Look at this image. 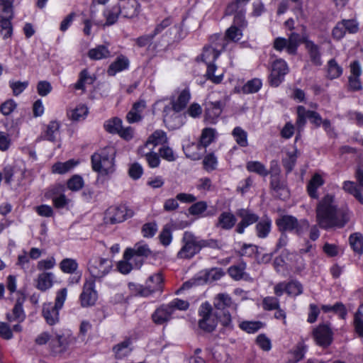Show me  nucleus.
<instances>
[{"label": "nucleus", "mask_w": 363, "mask_h": 363, "mask_svg": "<svg viewBox=\"0 0 363 363\" xmlns=\"http://www.w3.org/2000/svg\"><path fill=\"white\" fill-rule=\"evenodd\" d=\"M16 108V102L12 99H9L6 101L1 105L0 111L3 115L8 116L11 114Z\"/></svg>", "instance_id": "obj_62"}, {"label": "nucleus", "mask_w": 363, "mask_h": 363, "mask_svg": "<svg viewBox=\"0 0 363 363\" xmlns=\"http://www.w3.org/2000/svg\"><path fill=\"white\" fill-rule=\"evenodd\" d=\"M350 75L348 77L349 89L352 91H359L362 89L359 77L362 74V69L358 61L350 64Z\"/></svg>", "instance_id": "obj_16"}, {"label": "nucleus", "mask_w": 363, "mask_h": 363, "mask_svg": "<svg viewBox=\"0 0 363 363\" xmlns=\"http://www.w3.org/2000/svg\"><path fill=\"white\" fill-rule=\"evenodd\" d=\"M223 104L220 101L210 102L207 105L206 113L211 117H218L222 112Z\"/></svg>", "instance_id": "obj_53"}, {"label": "nucleus", "mask_w": 363, "mask_h": 363, "mask_svg": "<svg viewBox=\"0 0 363 363\" xmlns=\"http://www.w3.org/2000/svg\"><path fill=\"white\" fill-rule=\"evenodd\" d=\"M213 305L216 309L223 313L222 315H220L223 325H229L231 323V315L229 310L236 311L237 309V305L233 302L230 296L226 294H218L214 298Z\"/></svg>", "instance_id": "obj_5"}, {"label": "nucleus", "mask_w": 363, "mask_h": 363, "mask_svg": "<svg viewBox=\"0 0 363 363\" xmlns=\"http://www.w3.org/2000/svg\"><path fill=\"white\" fill-rule=\"evenodd\" d=\"M349 242L351 247L357 254L363 253V235L359 233L350 235Z\"/></svg>", "instance_id": "obj_32"}, {"label": "nucleus", "mask_w": 363, "mask_h": 363, "mask_svg": "<svg viewBox=\"0 0 363 363\" xmlns=\"http://www.w3.org/2000/svg\"><path fill=\"white\" fill-rule=\"evenodd\" d=\"M77 164L74 160H69L65 162H57L52 166V172L65 174L71 170Z\"/></svg>", "instance_id": "obj_38"}, {"label": "nucleus", "mask_w": 363, "mask_h": 363, "mask_svg": "<svg viewBox=\"0 0 363 363\" xmlns=\"http://www.w3.org/2000/svg\"><path fill=\"white\" fill-rule=\"evenodd\" d=\"M128 59L123 55H120L109 65L107 73L110 76H114L116 73L128 69Z\"/></svg>", "instance_id": "obj_25"}, {"label": "nucleus", "mask_w": 363, "mask_h": 363, "mask_svg": "<svg viewBox=\"0 0 363 363\" xmlns=\"http://www.w3.org/2000/svg\"><path fill=\"white\" fill-rule=\"evenodd\" d=\"M271 221L268 219L259 221L256 225L257 234L259 238H266L270 232Z\"/></svg>", "instance_id": "obj_49"}, {"label": "nucleus", "mask_w": 363, "mask_h": 363, "mask_svg": "<svg viewBox=\"0 0 363 363\" xmlns=\"http://www.w3.org/2000/svg\"><path fill=\"white\" fill-rule=\"evenodd\" d=\"M83 186V179L79 175L73 176L67 182V187L72 191H79Z\"/></svg>", "instance_id": "obj_58"}, {"label": "nucleus", "mask_w": 363, "mask_h": 363, "mask_svg": "<svg viewBox=\"0 0 363 363\" xmlns=\"http://www.w3.org/2000/svg\"><path fill=\"white\" fill-rule=\"evenodd\" d=\"M246 264L244 262H240L237 265H233L228 269L229 275L235 280H240L244 278L245 275V270Z\"/></svg>", "instance_id": "obj_34"}, {"label": "nucleus", "mask_w": 363, "mask_h": 363, "mask_svg": "<svg viewBox=\"0 0 363 363\" xmlns=\"http://www.w3.org/2000/svg\"><path fill=\"white\" fill-rule=\"evenodd\" d=\"M132 350L133 342L132 340L129 337L125 338L113 347V352L117 359H123L128 356Z\"/></svg>", "instance_id": "obj_23"}, {"label": "nucleus", "mask_w": 363, "mask_h": 363, "mask_svg": "<svg viewBox=\"0 0 363 363\" xmlns=\"http://www.w3.org/2000/svg\"><path fill=\"white\" fill-rule=\"evenodd\" d=\"M236 215L241 219L236 228V232L239 234L243 233L247 227L256 223L259 219V216L248 208L237 210Z\"/></svg>", "instance_id": "obj_14"}, {"label": "nucleus", "mask_w": 363, "mask_h": 363, "mask_svg": "<svg viewBox=\"0 0 363 363\" xmlns=\"http://www.w3.org/2000/svg\"><path fill=\"white\" fill-rule=\"evenodd\" d=\"M60 124L57 121H51L47 126L45 138L50 141H55L59 134Z\"/></svg>", "instance_id": "obj_45"}, {"label": "nucleus", "mask_w": 363, "mask_h": 363, "mask_svg": "<svg viewBox=\"0 0 363 363\" xmlns=\"http://www.w3.org/2000/svg\"><path fill=\"white\" fill-rule=\"evenodd\" d=\"M120 13V9L118 6H113L104 11V15L106 19L105 26H111L115 23L118 18Z\"/></svg>", "instance_id": "obj_47"}, {"label": "nucleus", "mask_w": 363, "mask_h": 363, "mask_svg": "<svg viewBox=\"0 0 363 363\" xmlns=\"http://www.w3.org/2000/svg\"><path fill=\"white\" fill-rule=\"evenodd\" d=\"M287 40V52L289 54L294 55L296 52L297 48L301 42V38L299 34L292 33Z\"/></svg>", "instance_id": "obj_40"}, {"label": "nucleus", "mask_w": 363, "mask_h": 363, "mask_svg": "<svg viewBox=\"0 0 363 363\" xmlns=\"http://www.w3.org/2000/svg\"><path fill=\"white\" fill-rule=\"evenodd\" d=\"M163 286V278L157 273L150 276L146 281V286L139 287V294L142 296H149L155 292H161Z\"/></svg>", "instance_id": "obj_13"}, {"label": "nucleus", "mask_w": 363, "mask_h": 363, "mask_svg": "<svg viewBox=\"0 0 363 363\" xmlns=\"http://www.w3.org/2000/svg\"><path fill=\"white\" fill-rule=\"evenodd\" d=\"M112 261L102 257H94L89 262V271L92 279H100L108 274L112 269Z\"/></svg>", "instance_id": "obj_7"}, {"label": "nucleus", "mask_w": 363, "mask_h": 363, "mask_svg": "<svg viewBox=\"0 0 363 363\" xmlns=\"http://www.w3.org/2000/svg\"><path fill=\"white\" fill-rule=\"evenodd\" d=\"M315 213L318 225L325 230L342 228L350 220L348 211L338 208L331 194H326L319 201Z\"/></svg>", "instance_id": "obj_1"}, {"label": "nucleus", "mask_w": 363, "mask_h": 363, "mask_svg": "<svg viewBox=\"0 0 363 363\" xmlns=\"http://www.w3.org/2000/svg\"><path fill=\"white\" fill-rule=\"evenodd\" d=\"M133 216V211L125 206L112 207L108 210L105 219L106 223L115 224L121 223Z\"/></svg>", "instance_id": "obj_10"}, {"label": "nucleus", "mask_w": 363, "mask_h": 363, "mask_svg": "<svg viewBox=\"0 0 363 363\" xmlns=\"http://www.w3.org/2000/svg\"><path fill=\"white\" fill-rule=\"evenodd\" d=\"M201 319L199 322V328L206 332H212L217 325V318L212 313L211 306L206 302L203 303L199 309Z\"/></svg>", "instance_id": "obj_9"}, {"label": "nucleus", "mask_w": 363, "mask_h": 363, "mask_svg": "<svg viewBox=\"0 0 363 363\" xmlns=\"http://www.w3.org/2000/svg\"><path fill=\"white\" fill-rule=\"evenodd\" d=\"M279 229L283 231L294 230L296 234L301 235L309 228L306 220H298L292 216H284L277 220Z\"/></svg>", "instance_id": "obj_8"}, {"label": "nucleus", "mask_w": 363, "mask_h": 363, "mask_svg": "<svg viewBox=\"0 0 363 363\" xmlns=\"http://www.w3.org/2000/svg\"><path fill=\"white\" fill-rule=\"evenodd\" d=\"M262 306L263 308L267 311L278 309L279 307V301L276 297L267 296L263 299Z\"/></svg>", "instance_id": "obj_57"}, {"label": "nucleus", "mask_w": 363, "mask_h": 363, "mask_svg": "<svg viewBox=\"0 0 363 363\" xmlns=\"http://www.w3.org/2000/svg\"><path fill=\"white\" fill-rule=\"evenodd\" d=\"M190 98L188 89L182 90L176 99L172 98L171 105L166 106L163 110V121L166 125L171 128H177L180 125L179 113L186 106Z\"/></svg>", "instance_id": "obj_2"}, {"label": "nucleus", "mask_w": 363, "mask_h": 363, "mask_svg": "<svg viewBox=\"0 0 363 363\" xmlns=\"http://www.w3.org/2000/svg\"><path fill=\"white\" fill-rule=\"evenodd\" d=\"M237 219L230 212H223L218 218L216 226L223 230H230L235 225Z\"/></svg>", "instance_id": "obj_26"}, {"label": "nucleus", "mask_w": 363, "mask_h": 363, "mask_svg": "<svg viewBox=\"0 0 363 363\" xmlns=\"http://www.w3.org/2000/svg\"><path fill=\"white\" fill-rule=\"evenodd\" d=\"M72 340L73 337L69 335L57 334L50 340V345L55 352L60 353L67 350Z\"/></svg>", "instance_id": "obj_19"}, {"label": "nucleus", "mask_w": 363, "mask_h": 363, "mask_svg": "<svg viewBox=\"0 0 363 363\" xmlns=\"http://www.w3.org/2000/svg\"><path fill=\"white\" fill-rule=\"evenodd\" d=\"M78 267L76 260L70 258H65L60 263V269L67 274H73Z\"/></svg>", "instance_id": "obj_44"}, {"label": "nucleus", "mask_w": 363, "mask_h": 363, "mask_svg": "<svg viewBox=\"0 0 363 363\" xmlns=\"http://www.w3.org/2000/svg\"><path fill=\"white\" fill-rule=\"evenodd\" d=\"M111 56V52L108 47L100 45L94 48L90 49L88 52V57L93 60H100L108 58Z\"/></svg>", "instance_id": "obj_29"}, {"label": "nucleus", "mask_w": 363, "mask_h": 363, "mask_svg": "<svg viewBox=\"0 0 363 363\" xmlns=\"http://www.w3.org/2000/svg\"><path fill=\"white\" fill-rule=\"evenodd\" d=\"M114 153L112 147H107L92 155L91 160L93 170L101 176L113 173Z\"/></svg>", "instance_id": "obj_3"}, {"label": "nucleus", "mask_w": 363, "mask_h": 363, "mask_svg": "<svg viewBox=\"0 0 363 363\" xmlns=\"http://www.w3.org/2000/svg\"><path fill=\"white\" fill-rule=\"evenodd\" d=\"M242 36L241 30L235 26H230L225 33V37L234 42L238 41Z\"/></svg>", "instance_id": "obj_59"}, {"label": "nucleus", "mask_w": 363, "mask_h": 363, "mask_svg": "<svg viewBox=\"0 0 363 363\" xmlns=\"http://www.w3.org/2000/svg\"><path fill=\"white\" fill-rule=\"evenodd\" d=\"M95 281L92 279L86 280L80 294V302L82 307H89L95 304L97 300V292L94 289Z\"/></svg>", "instance_id": "obj_12"}, {"label": "nucleus", "mask_w": 363, "mask_h": 363, "mask_svg": "<svg viewBox=\"0 0 363 363\" xmlns=\"http://www.w3.org/2000/svg\"><path fill=\"white\" fill-rule=\"evenodd\" d=\"M303 285L297 280H291L287 283L286 294L289 296H297L303 293Z\"/></svg>", "instance_id": "obj_46"}, {"label": "nucleus", "mask_w": 363, "mask_h": 363, "mask_svg": "<svg viewBox=\"0 0 363 363\" xmlns=\"http://www.w3.org/2000/svg\"><path fill=\"white\" fill-rule=\"evenodd\" d=\"M18 298L11 314L7 315L9 321L23 322L26 318V314L23 308V304L26 301V296L19 292L17 293Z\"/></svg>", "instance_id": "obj_18"}, {"label": "nucleus", "mask_w": 363, "mask_h": 363, "mask_svg": "<svg viewBox=\"0 0 363 363\" xmlns=\"http://www.w3.org/2000/svg\"><path fill=\"white\" fill-rule=\"evenodd\" d=\"M173 313L169 306L164 304L155 310L152 315V318L155 324L162 325L172 318Z\"/></svg>", "instance_id": "obj_21"}, {"label": "nucleus", "mask_w": 363, "mask_h": 363, "mask_svg": "<svg viewBox=\"0 0 363 363\" xmlns=\"http://www.w3.org/2000/svg\"><path fill=\"white\" fill-rule=\"evenodd\" d=\"M87 113L88 108L86 106H79L70 111L68 113V116L71 120L78 121L84 119Z\"/></svg>", "instance_id": "obj_42"}, {"label": "nucleus", "mask_w": 363, "mask_h": 363, "mask_svg": "<svg viewBox=\"0 0 363 363\" xmlns=\"http://www.w3.org/2000/svg\"><path fill=\"white\" fill-rule=\"evenodd\" d=\"M54 274L52 272H43L40 274L36 280V288L45 291L53 285Z\"/></svg>", "instance_id": "obj_27"}, {"label": "nucleus", "mask_w": 363, "mask_h": 363, "mask_svg": "<svg viewBox=\"0 0 363 363\" xmlns=\"http://www.w3.org/2000/svg\"><path fill=\"white\" fill-rule=\"evenodd\" d=\"M272 67L269 82L272 86H277L282 82L284 76L288 73L289 68L286 62L281 59L275 60Z\"/></svg>", "instance_id": "obj_11"}, {"label": "nucleus", "mask_w": 363, "mask_h": 363, "mask_svg": "<svg viewBox=\"0 0 363 363\" xmlns=\"http://www.w3.org/2000/svg\"><path fill=\"white\" fill-rule=\"evenodd\" d=\"M232 135L236 143L240 147H245L248 145L247 133L245 130H244L242 128L235 127L232 132Z\"/></svg>", "instance_id": "obj_36"}, {"label": "nucleus", "mask_w": 363, "mask_h": 363, "mask_svg": "<svg viewBox=\"0 0 363 363\" xmlns=\"http://www.w3.org/2000/svg\"><path fill=\"white\" fill-rule=\"evenodd\" d=\"M151 254V250L147 245L143 242L136 243L133 248H128L124 253L125 259H137L138 258L147 257Z\"/></svg>", "instance_id": "obj_17"}, {"label": "nucleus", "mask_w": 363, "mask_h": 363, "mask_svg": "<svg viewBox=\"0 0 363 363\" xmlns=\"http://www.w3.org/2000/svg\"><path fill=\"white\" fill-rule=\"evenodd\" d=\"M321 308L325 313L334 312L337 313L342 319H344L347 315L345 307L340 302H337L333 306L323 305Z\"/></svg>", "instance_id": "obj_41"}, {"label": "nucleus", "mask_w": 363, "mask_h": 363, "mask_svg": "<svg viewBox=\"0 0 363 363\" xmlns=\"http://www.w3.org/2000/svg\"><path fill=\"white\" fill-rule=\"evenodd\" d=\"M313 337L316 343L322 347H328L332 342L333 333L330 327L327 325H320L313 332Z\"/></svg>", "instance_id": "obj_15"}, {"label": "nucleus", "mask_w": 363, "mask_h": 363, "mask_svg": "<svg viewBox=\"0 0 363 363\" xmlns=\"http://www.w3.org/2000/svg\"><path fill=\"white\" fill-rule=\"evenodd\" d=\"M262 86V82L258 79L248 81L243 86L242 91L245 94H253L257 92Z\"/></svg>", "instance_id": "obj_51"}, {"label": "nucleus", "mask_w": 363, "mask_h": 363, "mask_svg": "<svg viewBox=\"0 0 363 363\" xmlns=\"http://www.w3.org/2000/svg\"><path fill=\"white\" fill-rule=\"evenodd\" d=\"M104 128L110 133H118L122 128V121L114 118L105 122Z\"/></svg>", "instance_id": "obj_50"}, {"label": "nucleus", "mask_w": 363, "mask_h": 363, "mask_svg": "<svg viewBox=\"0 0 363 363\" xmlns=\"http://www.w3.org/2000/svg\"><path fill=\"white\" fill-rule=\"evenodd\" d=\"M60 310V309L55 307L52 303H46L43 304L42 313L48 325H53L59 322Z\"/></svg>", "instance_id": "obj_22"}, {"label": "nucleus", "mask_w": 363, "mask_h": 363, "mask_svg": "<svg viewBox=\"0 0 363 363\" xmlns=\"http://www.w3.org/2000/svg\"><path fill=\"white\" fill-rule=\"evenodd\" d=\"M216 135V130L211 128H206L202 130L200 140L197 144H191L184 148L185 154L186 157L197 160L201 159L202 153L200 152H193L194 148H196L198 150L204 149L208 146L214 140Z\"/></svg>", "instance_id": "obj_6"}, {"label": "nucleus", "mask_w": 363, "mask_h": 363, "mask_svg": "<svg viewBox=\"0 0 363 363\" xmlns=\"http://www.w3.org/2000/svg\"><path fill=\"white\" fill-rule=\"evenodd\" d=\"M168 138L166 133L162 130H157L152 133L147 141L148 144H150L154 148L159 145H164L167 143Z\"/></svg>", "instance_id": "obj_30"}, {"label": "nucleus", "mask_w": 363, "mask_h": 363, "mask_svg": "<svg viewBox=\"0 0 363 363\" xmlns=\"http://www.w3.org/2000/svg\"><path fill=\"white\" fill-rule=\"evenodd\" d=\"M323 184L324 180L322 178L321 175L319 174L318 173H315L310 179L307 186V191L309 196L311 198L317 199L318 197L317 189Z\"/></svg>", "instance_id": "obj_28"}, {"label": "nucleus", "mask_w": 363, "mask_h": 363, "mask_svg": "<svg viewBox=\"0 0 363 363\" xmlns=\"http://www.w3.org/2000/svg\"><path fill=\"white\" fill-rule=\"evenodd\" d=\"M182 247L177 253L179 259H191L196 255L202 247L208 245L207 241L199 240L192 233L186 231L182 240Z\"/></svg>", "instance_id": "obj_4"}, {"label": "nucleus", "mask_w": 363, "mask_h": 363, "mask_svg": "<svg viewBox=\"0 0 363 363\" xmlns=\"http://www.w3.org/2000/svg\"><path fill=\"white\" fill-rule=\"evenodd\" d=\"M220 52L215 48L207 46L203 48V51L201 55L202 60L206 64L213 63L219 56Z\"/></svg>", "instance_id": "obj_33"}, {"label": "nucleus", "mask_w": 363, "mask_h": 363, "mask_svg": "<svg viewBox=\"0 0 363 363\" xmlns=\"http://www.w3.org/2000/svg\"><path fill=\"white\" fill-rule=\"evenodd\" d=\"M67 289L66 288H63L60 290H59L57 292L56 297H55V301L53 305L57 307V308L61 309L64 305V303L67 298Z\"/></svg>", "instance_id": "obj_63"}, {"label": "nucleus", "mask_w": 363, "mask_h": 363, "mask_svg": "<svg viewBox=\"0 0 363 363\" xmlns=\"http://www.w3.org/2000/svg\"><path fill=\"white\" fill-rule=\"evenodd\" d=\"M141 152L145 155L146 162H147L150 168H157L160 166V158L158 154L154 151L149 152L148 153L145 152L143 150Z\"/></svg>", "instance_id": "obj_52"}, {"label": "nucleus", "mask_w": 363, "mask_h": 363, "mask_svg": "<svg viewBox=\"0 0 363 363\" xmlns=\"http://www.w3.org/2000/svg\"><path fill=\"white\" fill-rule=\"evenodd\" d=\"M262 326L261 322H251L244 321L240 324V327L242 330L246 331L248 333H253L257 331Z\"/></svg>", "instance_id": "obj_56"}, {"label": "nucleus", "mask_w": 363, "mask_h": 363, "mask_svg": "<svg viewBox=\"0 0 363 363\" xmlns=\"http://www.w3.org/2000/svg\"><path fill=\"white\" fill-rule=\"evenodd\" d=\"M304 43L311 62L315 66H320L322 60L318 45L308 40H305Z\"/></svg>", "instance_id": "obj_24"}, {"label": "nucleus", "mask_w": 363, "mask_h": 363, "mask_svg": "<svg viewBox=\"0 0 363 363\" xmlns=\"http://www.w3.org/2000/svg\"><path fill=\"white\" fill-rule=\"evenodd\" d=\"M342 74V68L335 60L332 59L328 62V77L330 79H337Z\"/></svg>", "instance_id": "obj_39"}, {"label": "nucleus", "mask_w": 363, "mask_h": 363, "mask_svg": "<svg viewBox=\"0 0 363 363\" xmlns=\"http://www.w3.org/2000/svg\"><path fill=\"white\" fill-rule=\"evenodd\" d=\"M161 157L168 162H174L177 160V155L174 150L167 145H163L159 150Z\"/></svg>", "instance_id": "obj_55"}, {"label": "nucleus", "mask_w": 363, "mask_h": 363, "mask_svg": "<svg viewBox=\"0 0 363 363\" xmlns=\"http://www.w3.org/2000/svg\"><path fill=\"white\" fill-rule=\"evenodd\" d=\"M246 168L249 172H255L262 177L268 175L269 172L265 166L257 161H250L247 163Z\"/></svg>", "instance_id": "obj_37"}, {"label": "nucleus", "mask_w": 363, "mask_h": 363, "mask_svg": "<svg viewBox=\"0 0 363 363\" xmlns=\"http://www.w3.org/2000/svg\"><path fill=\"white\" fill-rule=\"evenodd\" d=\"M12 1L0 0V18H13Z\"/></svg>", "instance_id": "obj_43"}, {"label": "nucleus", "mask_w": 363, "mask_h": 363, "mask_svg": "<svg viewBox=\"0 0 363 363\" xmlns=\"http://www.w3.org/2000/svg\"><path fill=\"white\" fill-rule=\"evenodd\" d=\"M94 78L89 74L86 69H83L79 74V79L75 84L74 87L76 89H84L86 84H91L94 82Z\"/></svg>", "instance_id": "obj_48"}, {"label": "nucleus", "mask_w": 363, "mask_h": 363, "mask_svg": "<svg viewBox=\"0 0 363 363\" xmlns=\"http://www.w3.org/2000/svg\"><path fill=\"white\" fill-rule=\"evenodd\" d=\"M0 34L6 39L12 35L13 26L11 20L13 18H0Z\"/></svg>", "instance_id": "obj_35"}, {"label": "nucleus", "mask_w": 363, "mask_h": 363, "mask_svg": "<svg viewBox=\"0 0 363 363\" xmlns=\"http://www.w3.org/2000/svg\"><path fill=\"white\" fill-rule=\"evenodd\" d=\"M118 8L125 18H133L139 13V4L136 0H120Z\"/></svg>", "instance_id": "obj_20"}, {"label": "nucleus", "mask_w": 363, "mask_h": 363, "mask_svg": "<svg viewBox=\"0 0 363 363\" xmlns=\"http://www.w3.org/2000/svg\"><path fill=\"white\" fill-rule=\"evenodd\" d=\"M157 231V224L155 223H147L143 225L142 233L145 238L153 237Z\"/></svg>", "instance_id": "obj_60"}, {"label": "nucleus", "mask_w": 363, "mask_h": 363, "mask_svg": "<svg viewBox=\"0 0 363 363\" xmlns=\"http://www.w3.org/2000/svg\"><path fill=\"white\" fill-rule=\"evenodd\" d=\"M28 82H11L10 87L13 91V94L15 96H18L21 94L28 86Z\"/></svg>", "instance_id": "obj_61"}, {"label": "nucleus", "mask_w": 363, "mask_h": 363, "mask_svg": "<svg viewBox=\"0 0 363 363\" xmlns=\"http://www.w3.org/2000/svg\"><path fill=\"white\" fill-rule=\"evenodd\" d=\"M217 67L216 66L213 64H207V72H206V76L208 79L212 81L215 84H219L221 82L223 79V74L215 75V72L216 70Z\"/></svg>", "instance_id": "obj_54"}, {"label": "nucleus", "mask_w": 363, "mask_h": 363, "mask_svg": "<svg viewBox=\"0 0 363 363\" xmlns=\"http://www.w3.org/2000/svg\"><path fill=\"white\" fill-rule=\"evenodd\" d=\"M342 189L345 191L352 194L362 204H363V195L357 184L351 181H345L343 183Z\"/></svg>", "instance_id": "obj_31"}, {"label": "nucleus", "mask_w": 363, "mask_h": 363, "mask_svg": "<svg viewBox=\"0 0 363 363\" xmlns=\"http://www.w3.org/2000/svg\"><path fill=\"white\" fill-rule=\"evenodd\" d=\"M207 208V204L205 201H199L191 205L189 208L191 215H199Z\"/></svg>", "instance_id": "obj_64"}]
</instances>
